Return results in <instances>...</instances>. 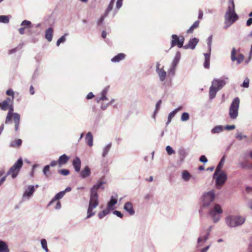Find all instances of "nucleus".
<instances>
[{
  "mask_svg": "<svg viewBox=\"0 0 252 252\" xmlns=\"http://www.w3.org/2000/svg\"><path fill=\"white\" fill-rule=\"evenodd\" d=\"M104 20V16H101L97 21V26L100 25Z\"/></svg>",
  "mask_w": 252,
  "mask_h": 252,
  "instance_id": "0e129e2a",
  "label": "nucleus"
},
{
  "mask_svg": "<svg viewBox=\"0 0 252 252\" xmlns=\"http://www.w3.org/2000/svg\"><path fill=\"white\" fill-rule=\"evenodd\" d=\"M215 194L212 190L205 192L202 196V204L203 207H208L215 199Z\"/></svg>",
  "mask_w": 252,
  "mask_h": 252,
  "instance_id": "6e6552de",
  "label": "nucleus"
},
{
  "mask_svg": "<svg viewBox=\"0 0 252 252\" xmlns=\"http://www.w3.org/2000/svg\"><path fill=\"white\" fill-rule=\"evenodd\" d=\"M224 127L222 126H217L213 127L211 132L212 134H219L223 131Z\"/></svg>",
  "mask_w": 252,
  "mask_h": 252,
  "instance_id": "c85d7f7f",
  "label": "nucleus"
},
{
  "mask_svg": "<svg viewBox=\"0 0 252 252\" xmlns=\"http://www.w3.org/2000/svg\"><path fill=\"white\" fill-rule=\"evenodd\" d=\"M118 194H115L111 197L110 200L108 201L107 207L111 210L114 209L113 206L117 203Z\"/></svg>",
  "mask_w": 252,
  "mask_h": 252,
  "instance_id": "dca6fc26",
  "label": "nucleus"
},
{
  "mask_svg": "<svg viewBox=\"0 0 252 252\" xmlns=\"http://www.w3.org/2000/svg\"><path fill=\"white\" fill-rule=\"evenodd\" d=\"M252 24V17H251L247 21L246 25L247 26H250Z\"/></svg>",
  "mask_w": 252,
  "mask_h": 252,
  "instance_id": "774afa93",
  "label": "nucleus"
},
{
  "mask_svg": "<svg viewBox=\"0 0 252 252\" xmlns=\"http://www.w3.org/2000/svg\"><path fill=\"white\" fill-rule=\"evenodd\" d=\"M236 53V50L234 48H233L231 51V59L232 61H236L237 63L240 64L243 61L244 59V56L242 54H240L238 55V57H236L235 56Z\"/></svg>",
  "mask_w": 252,
  "mask_h": 252,
  "instance_id": "f8f14e48",
  "label": "nucleus"
},
{
  "mask_svg": "<svg viewBox=\"0 0 252 252\" xmlns=\"http://www.w3.org/2000/svg\"><path fill=\"white\" fill-rule=\"evenodd\" d=\"M14 98H13V97H12L11 98L9 97H8L6 98L5 100H4L5 101H6L7 102H8V103H9V104H12L13 103V100Z\"/></svg>",
  "mask_w": 252,
  "mask_h": 252,
  "instance_id": "69168bd1",
  "label": "nucleus"
},
{
  "mask_svg": "<svg viewBox=\"0 0 252 252\" xmlns=\"http://www.w3.org/2000/svg\"><path fill=\"white\" fill-rule=\"evenodd\" d=\"M181 56V53L179 51H177L176 53L175 56L172 62L171 65L177 66L179 63Z\"/></svg>",
  "mask_w": 252,
  "mask_h": 252,
  "instance_id": "a878e982",
  "label": "nucleus"
},
{
  "mask_svg": "<svg viewBox=\"0 0 252 252\" xmlns=\"http://www.w3.org/2000/svg\"><path fill=\"white\" fill-rule=\"evenodd\" d=\"M109 86L105 87L101 93V97L99 98L100 100L102 101L107 100L108 98L106 97V94L109 90Z\"/></svg>",
  "mask_w": 252,
  "mask_h": 252,
  "instance_id": "c9c22d12",
  "label": "nucleus"
},
{
  "mask_svg": "<svg viewBox=\"0 0 252 252\" xmlns=\"http://www.w3.org/2000/svg\"><path fill=\"white\" fill-rule=\"evenodd\" d=\"M110 211L111 210L108 209L107 207H106L105 209L103 210L101 212H100L98 214V217L99 219H102L104 217L108 215Z\"/></svg>",
  "mask_w": 252,
  "mask_h": 252,
  "instance_id": "ea45409f",
  "label": "nucleus"
},
{
  "mask_svg": "<svg viewBox=\"0 0 252 252\" xmlns=\"http://www.w3.org/2000/svg\"><path fill=\"white\" fill-rule=\"evenodd\" d=\"M41 244L42 246V248L46 252H49V251L47 247V241L45 239H42L41 240Z\"/></svg>",
  "mask_w": 252,
  "mask_h": 252,
  "instance_id": "37998d69",
  "label": "nucleus"
},
{
  "mask_svg": "<svg viewBox=\"0 0 252 252\" xmlns=\"http://www.w3.org/2000/svg\"><path fill=\"white\" fill-rule=\"evenodd\" d=\"M172 40L171 42V47L177 46L179 48H183V44L185 41L184 36H181L180 38L176 34H172Z\"/></svg>",
  "mask_w": 252,
  "mask_h": 252,
  "instance_id": "9d476101",
  "label": "nucleus"
},
{
  "mask_svg": "<svg viewBox=\"0 0 252 252\" xmlns=\"http://www.w3.org/2000/svg\"><path fill=\"white\" fill-rule=\"evenodd\" d=\"M189 114L187 112L183 113L181 117V120L183 122L187 121L189 120Z\"/></svg>",
  "mask_w": 252,
  "mask_h": 252,
  "instance_id": "49530a36",
  "label": "nucleus"
},
{
  "mask_svg": "<svg viewBox=\"0 0 252 252\" xmlns=\"http://www.w3.org/2000/svg\"><path fill=\"white\" fill-rule=\"evenodd\" d=\"M199 21H196L187 31V32L188 33H191L193 32L194 30L197 29L199 27Z\"/></svg>",
  "mask_w": 252,
  "mask_h": 252,
  "instance_id": "4c0bfd02",
  "label": "nucleus"
},
{
  "mask_svg": "<svg viewBox=\"0 0 252 252\" xmlns=\"http://www.w3.org/2000/svg\"><path fill=\"white\" fill-rule=\"evenodd\" d=\"M178 152L180 156V160L182 161H183L184 160L185 158L187 156V153L186 152V150L183 148H181L179 149Z\"/></svg>",
  "mask_w": 252,
  "mask_h": 252,
  "instance_id": "473e14b6",
  "label": "nucleus"
},
{
  "mask_svg": "<svg viewBox=\"0 0 252 252\" xmlns=\"http://www.w3.org/2000/svg\"><path fill=\"white\" fill-rule=\"evenodd\" d=\"M23 164L22 158H19L14 165L10 167L6 175H11L13 179L15 178L18 174V173Z\"/></svg>",
  "mask_w": 252,
  "mask_h": 252,
  "instance_id": "0eeeda50",
  "label": "nucleus"
},
{
  "mask_svg": "<svg viewBox=\"0 0 252 252\" xmlns=\"http://www.w3.org/2000/svg\"><path fill=\"white\" fill-rule=\"evenodd\" d=\"M98 193H94L90 192L89 203L87 210V216L86 218V219L90 218L95 215V212H93V210L98 205Z\"/></svg>",
  "mask_w": 252,
  "mask_h": 252,
  "instance_id": "20e7f679",
  "label": "nucleus"
},
{
  "mask_svg": "<svg viewBox=\"0 0 252 252\" xmlns=\"http://www.w3.org/2000/svg\"><path fill=\"white\" fill-rule=\"evenodd\" d=\"M111 147L112 143H109L103 147L102 153V157L103 158H105L107 155L108 153H109L111 148Z\"/></svg>",
  "mask_w": 252,
  "mask_h": 252,
  "instance_id": "cd10ccee",
  "label": "nucleus"
},
{
  "mask_svg": "<svg viewBox=\"0 0 252 252\" xmlns=\"http://www.w3.org/2000/svg\"><path fill=\"white\" fill-rule=\"evenodd\" d=\"M229 5L228 6L227 10L226 12H230L234 13L235 12V4L233 0H229Z\"/></svg>",
  "mask_w": 252,
  "mask_h": 252,
  "instance_id": "72a5a7b5",
  "label": "nucleus"
},
{
  "mask_svg": "<svg viewBox=\"0 0 252 252\" xmlns=\"http://www.w3.org/2000/svg\"><path fill=\"white\" fill-rule=\"evenodd\" d=\"M53 29L52 28H49L45 31V37L49 41L51 42L53 38Z\"/></svg>",
  "mask_w": 252,
  "mask_h": 252,
  "instance_id": "4be33fe9",
  "label": "nucleus"
},
{
  "mask_svg": "<svg viewBox=\"0 0 252 252\" xmlns=\"http://www.w3.org/2000/svg\"><path fill=\"white\" fill-rule=\"evenodd\" d=\"M125 54L123 53H119L111 59V61L113 63H118L123 60L125 58Z\"/></svg>",
  "mask_w": 252,
  "mask_h": 252,
  "instance_id": "bb28decb",
  "label": "nucleus"
},
{
  "mask_svg": "<svg viewBox=\"0 0 252 252\" xmlns=\"http://www.w3.org/2000/svg\"><path fill=\"white\" fill-rule=\"evenodd\" d=\"M81 161L79 157H76L72 161V165L76 172L80 171Z\"/></svg>",
  "mask_w": 252,
  "mask_h": 252,
  "instance_id": "f3484780",
  "label": "nucleus"
},
{
  "mask_svg": "<svg viewBox=\"0 0 252 252\" xmlns=\"http://www.w3.org/2000/svg\"><path fill=\"white\" fill-rule=\"evenodd\" d=\"M222 212L223 210L221 206L219 204H215V205L209 210L208 215L212 219L213 222L217 223L220 220V215Z\"/></svg>",
  "mask_w": 252,
  "mask_h": 252,
  "instance_id": "39448f33",
  "label": "nucleus"
},
{
  "mask_svg": "<svg viewBox=\"0 0 252 252\" xmlns=\"http://www.w3.org/2000/svg\"><path fill=\"white\" fill-rule=\"evenodd\" d=\"M104 182L101 181H98L97 183L95 185H94L93 187L90 189V192L94 193H97V190L99 189H104V187H103V185L104 184Z\"/></svg>",
  "mask_w": 252,
  "mask_h": 252,
  "instance_id": "a211bd4d",
  "label": "nucleus"
},
{
  "mask_svg": "<svg viewBox=\"0 0 252 252\" xmlns=\"http://www.w3.org/2000/svg\"><path fill=\"white\" fill-rule=\"evenodd\" d=\"M21 26L26 29L28 28H31L32 26V24L31 21L25 20L22 22Z\"/></svg>",
  "mask_w": 252,
  "mask_h": 252,
  "instance_id": "79ce46f5",
  "label": "nucleus"
},
{
  "mask_svg": "<svg viewBox=\"0 0 252 252\" xmlns=\"http://www.w3.org/2000/svg\"><path fill=\"white\" fill-rule=\"evenodd\" d=\"M176 67L177 66L171 65L170 68L168 70V74L171 75L172 76H174L175 73Z\"/></svg>",
  "mask_w": 252,
  "mask_h": 252,
  "instance_id": "09e8293b",
  "label": "nucleus"
},
{
  "mask_svg": "<svg viewBox=\"0 0 252 252\" xmlns=\"http://www.w3.org/2000/svg\"><path fill=\"white\" fill-rule=\"evenodd\" d=\"M236 127L235 125H227L224 127V128L227 130H232Z\"/></svg>",
  "mask_w": 252,
  "mask_h": 252,
  "instance_id": "052dcab7",
  "label": "nucleus"
},
{
  "mask_svg": "<svg viewBox=\"0 0 252 252\" xmlns=\"http://www.w3.org/2000/svg\"><path fill=\"white\" fill-rule=\"evenodd\" d=\"M166 151L169 155H171L175 153V151L169 145L166 147Z\"/></svg>",
  "mask_w": 252,
  "mask_h": 252,
  "instance_id": "603ef678",
  "label": "nucleus"
},
{
  "mask_svg": "<svg viewBox=\"0 0 252 252\" xmlns=\"http://www.w3.org/2000/svg\"><path fill=\"white\" fill-rule=\"evenodd\" d=\"M35 189L34 186L30 185L28 186L27 188L24 191L23 196V200H29L33 195Z\"/></svg>",
  "mask_w": 252,
  "mask_h": 252,
  "instance_id": "9b49d317",
  "label": "nucleus"
},
{
  "mask_svg": "<svg viewBox=\"0 0 252 252\" xmlns=\"http://www.w3.org/2000/svg\"><path fill=\"white\" fill-rule=\"evenodd\" d=\"M85 140L87 144L92 147L93 145V136L91 132H88L86 135Z\"/></svg>",
  "mask_w": 252,
  "mask_h": 252,
  "instance_id": "393cba45",
  "label": "nucleus"
},
{
  "mask_svg": "<svg viewBox=\"0 0 252 252\" xmlns=\"http://www.w3.org/2000/svg\"><path fill=\"white\" fill-rule=\"evenodd\" d=\"M122 2H123V0H117V2H116V7L118 9H119L121 7V6L122 5Z\"/></svg>",
  "mask_w": 252,
  "mask_h": 252,
  "instance_id": "e2e57ef3",
  "label": "nucleus"
},
{
  "mask_svg": "<svg viewBox=\"0 0 252 252\" xmlns=\"http://www.w3.org/2000/svg\"><path fill=\"white\" fill-rule=\"evenodd\" d=\"M238 17L236 13L232 14V13L226 12L224 16L225 20L230 21L231 23H234L238 19Z\"/></svg>",
  "mask_w": 252,
  "mask_h": 252,
  "instance_id": "6ab92c4d",
  "label": "nucleus"
},
{
  "mask_svg": "<svg viewBox=\"0 0 252 252\" xmlns=\"http://www.w3.org/2000/svg\"><path fill=\"white\" fill-rule=\"evenodd\" d=\"M210 54L211 52L209 51L208 53L204 54L205 61L203 63V66L205 68H209L210 67Z\"/></svg>",
  "mask_w": 252,
  "mask_h": 252,
  "instance_id": "5701e85b",
  "label": "nucleus"
},
{
  "mask_svg": "<svg viewBox=\"0 0 252 252\" xmlns=\"http://www.w3.org/2000/svg\"><path fill=\"white\" fill-rule=\"evenodd\" d=\"M240 105V99L238 97L235 98L229 108V115L232 120H235L238 116V110Z\"/></svg>",
  "mask_w": 252,
  "mask_h": 252,
  "instance_id": "423d86ee",
  "label": "nucleus"
},
{
  "mask_svg": "<svg viewBox=\"0 0 252 252\" xmlns=\"http://www.w3.org/2000/svg\"><path fill=\"white\" fill-rule=\"evenodd\" d=\"M209 238V236L207 234L203 235L202 233L200 237L197 239V243L200 244L201 243H204L206 242Z\"/></svg>",
  "mask_w": 252,
  "mask_h": 252,
  "instance_id": "58836bf2",
  "label": "nucleus"
},
{
  "mask_svg": "<svg viewBox=\"0 0 252 252\" xmlns=\"http://www.w3.org/2000/svg\"><path fill=\"white\" fill-rule=\"evenodd\" d=\"M224 158H225L224 157H223L221 158V159H220V161L219 164H218V165L216 167L215 171L213 174V177L215 178V176H217L220 172H222L221 170V169L222 168V167L224 164Z\"/></svg>",
  "mask_w": 252,
  "mask_h": 252,
  "instance_id": "aec40b11",
  "label": "nucleus"
},
{
  "mask_svg": "<svg viewBox=\"0 0 252 252\" xmlns=\"http://www.w3.org/2000/svg\"><path fill=\"white\" fill-rule=\"evenodd\" d=\"M8 108L9 110L5 119V123L8 124L9 122H11L12 118H13L15 126L14 129L15 130L17 131L19 129L20 122V115L17 113L13 112L14 108L12 104H10Z\"/></svg>",
  "mask_w": 252,
  "mask_h": 252,
  "instance_id": "7ed1b4c3",
  "label": "nucleus"
},
{
  "mask_svg": "<svg viewBox=\"0 0 252 252\" xmlns=\"http://www.w3.org/2000/svg\"><path fill=\"white\" fill-rule=\"evenodd\" d=\"M191 175L187 170H184L182 173V178L184 181L187 182L190 180Z\"/></svg>",
  "mask_w": 252,
  "mask_h": 252,
  "instance_id": "e433bc0d",
  "label": "nucleus"
},
{
  "mask_svg": "<svg viewBox=\"0 0 252 252\" xmlns=\"http://www.w3.org/2000/svg\"><path fill=\"white\" fill-rule=\"evenodd\" d=\"M228 77L223 76L220 79H214L212 82V85L209 89V98L212 100L214 98L217 92L220 90L226 84Z\"/></svg>",
  "mask_w": 252,
  "mask_h": 252,
  "instance_id": "f257e3e1",
  "label": "nucleus"
},
{
  "mask_svg": "<svg viewBox=\"0 0 252 252\" xmlns=\"http://www.w3.org/2000/svg\"><path fill=\"white\" fill-rule=\"evenodd\" d=\"M233 23H231L230 21H227L226 20H225L224 21V26L223 28L224 29H227L228 27H229Z\"/></svg>",
  "mask_w": 252,
  "mask_h": 252,
  "instance_id": "4d7b16f0",
  "label": "nucleus"
},
{
  "mask_svg": "<svg viewBox=\"0 0 252 252\" xmlns=\"http://www.w3.org/2000/svg\"><path fill=\"white\" fill-rule=\"evenodd\" d=\"M6 94L7 95L11 96L13 97V98H14V93L13 90L11 89H8L6 92Z\"/></svg>",
  "mask_w": 252,
  "mask_h": 252,
  "instance_id": "6e6d98bb",
  "label": "nucleus"
},
{
  "mask_svg": "<svg viewBox=\"0 0 252 252\" xmlns=\"http://www.w3.org/2000/svg\"><path fill=\"white\" fill-rule=\"evenodd\" d=\"M50 171V165H47L44 166L43 169V173L44 175L46 177H48V173Z\"/></svg>",
  "mask_w": 252,
  "mask_h": 252,
  "instance_id": "3c124183",
  "label": "nucleus"
},
{
  "mask_svg": "<svg viewBox=\"0 0 252 252\" xmlns=\"http://www.w3.org/2000/svg\"><path fill=\"white\" fill-rule=\"evenodd\" d=\"M157 73L158 75L160 81H163L165 79L167 73L166 72L164 71L162 68H161L160 70L157 71Z\"/></svg>",
  "mask_w": 252,
  "mask_h": 252,
  "instance_id": "7c9ffc66",
  "label": "nucleus"
},
{
  "mask_svg": "<svg viewBox=\"0 0 252 252\" xmlns=\"http://www.w3.org/2000/svg\"><path fill=\"white\" fill-rule=\"evenodd\" d=\"M0 252H9L8 246L6 243L0 240Z\"/></svg>",
  "mask_w": 252,
  "mask_h": 252,
  "instance_id": "c756f323",
  "label": "nucleus"
},
{
  "mask_svg": "<svg viewBox=\"0 0 252 252\" xmlns=\"http://www.w3.org/2000/svg\"><path fill=\"white\" fill-rule=\"evenodd\" d=\"M8 102L5 101V100L3 101L1 104V109L2 110L5 111L8 109V106L10 105Z\"/></svg>",
  "mask_w": 252,
  "mask_h": 252,
  "instance_id": "8fccbe9b",
  "label": "nucleus"
},
{
  "mask_svg": "<svg viewBox=\"0 0 252 252\" xmlns=\"http://www.w3.org/2000/svg\"><path fill=\"white\" fill-rule=\"evenodd\" d=\"M113 214L116 215L117 217L122 218L124 216L123 214L121 212L118 210H115L113 212Z\"/></svg>",
  "mask_w": 252,
  "mask_h": 252,
  "instance_id": "13d9d810",
  "label": "nucleus"
},
{
  "mask_svg": "<svg viewBox=\"0 0 252 252\" xmlns=\"http://www.w3.org/2000/svg\"><path fill=\"white\" fill-rule=\"evenodd\" d=\"M124 209L130 216H133L135 214V211L133 209L132 203L131 202L128 201L126 202L124 206Z\"/></svg>",
  "mask_w": 252,
  "mask_h": 252,
  "instance_id": "4468645a",
  "label": "nucleus"
},
{
  "mask_svg": "<svg viewBox=\"0 0 252 252\" xmlns=\"http://www.w3.org/2000/svg\"><path fill=\"white\" fill-rule=\"evenodd\" d=\"M199 161L203 163H206L208 161V159L204 155H202L199 158Z\"/></svg>",
  "mask_w": 252,
  "mask_h": 252,
  "instance_id": "bf43d9fd",
  "label": "nucleus"
},
{
  "mask_svg": "<svg viewBox=\"0 0 252 252\" xmlns=\"http://www.w3.org/2000/svg\"><path fill=\"white\" fill-rule=\"evenodd\" d=\"M249 82L250 80L248 78H246L244 81L242 86L244 88H248L249 87Z\"/></svg>",
  "mask_w": 252,
  "mask_h": 252,
  "instance_id": "5fc2aeb1",
  "label": "nucleus"
},
{
  "mask_svg": "<svg viewBox=\"0 0 252 252\" xmlns=\"http://www.w3.org/2000/svg\"><path fill=\"white\" fill-rule=\"evenodd\" d=\"M58 172L63 175L66 176L69 174V171L67 169H63L59 170Z\"/></svg>",
  "mask_w": 252,
  "mask_h": 252,
  "instance_id": "864d4df0",
  "label": "nucleus"
},
{
  "mask_svg": "<svg viewBox=\"0 0 252 252\" xmlns=\"http://www.w3.org/2000/svg\"><path fill=\"white\" fill-rule=\"evenodd\" d=\"M198 42L199 39L196 37L191 38L189 40V43L183 46V48L185 49H194L195 48Z\"/></svg>",
  "mask_w": 252,
  "mask_h": 252,
  "instance_id": "ddd939ff",
  "label": "nucleus"
},
{
  "mask_svg": "<svg viewBox=\"0 0 252 252\" xmlns=\"http://www.w3.org/2000/svg\"><path fill=\"white\" fill-rule=\"evenodd\" d=\"M161 103V100H159L157 102L156 105V110L155 111V113H156V112L158 111V109L159 108V107L160 106Z\"/></svg>",
  "mask_w": 252,
  "mask_h": 252,
  "instance_id": "680f3d73",
  "label": "nucleus"
},
{
  "mask_svg": "<svg viewBox=\"0 0 252 252\" xmlns=\"http://www.w3.org/2000/svg\"><path fill=\"white\" fill-rule=\"evenodd\" d=\"M64 192L61 191L57 193L49 203L48 206L51 205L55 201L62 199L64 195Z\"/></svg>",
  "mask_w": 252,
  "mask_h": 252,
  "instance_id": "412c9836",
  "label": "nucleus"
},
{
  "mask_svg": "<svg viewBox=\"0 0 252 252\" xmlns=\"http://www.w3.org/2000/svg\"><path fill=\"white\" fill-rule=\"evenodd\" d=\"M182 109L183 106H180L178 108H176L175 110L171 112L168 115V119H169V120H170L171 121L172 119L174 117L176 113L179 111L181 110Z\"/></svg>",
  "mask_w": 252,
  "mask_h": 252,
  "instance_id": "2f4dec72",
  "label": "nucleus"
},
{
  "mask_svg": "<svg viewBox=\"0 0 252 252\" xmlns=\"http://www.w3.org/2000/svg\"><path fill=\"white\" fill-rule=\"evenodd\" d=\"M247 136L246 135H243L242 133L239 131H237V133L235 135V137L239 140H242L244 138H246Z\"/></svg>",
  "mask_w": 252,
  "mask_h": 252,
  "instance_id": "c03bdc74",
  "label": "nucleus"
},
{
  "mask_svg": "<svg viewBox=\"0 0 252 252\" xmlns=\"http://www.w3.org/2000/svg\"><path fill=\"white\" fill-rule=\"evenodd\" d=\"M213 178L215 179L217 188L220 189L227 180V176L223 172H220Z\"/></svg>",
  "mask_w": 252,
  "mask_h": 252,
  "instance_id": "1a4fd4ad",
  "label": "nucleus"
},
{
  "mask_svg": "<svg viewBox=\"0 0 252 252\" xmlns=\"http://www.w3.org/2000/svg\"><path fill=\"white\" fill-rule=\"evenodd\" d=\"M226 225L230 227H236L243 225L246 218L240 215H229L225 219Z\"/></svg>",
  "mask_w": 252,
  "mask_h": 252,
  "instance_id": "f03ea898",
  "label": "nucleus"
},
{
  "mask_svg": "<svg viewBox=\"0 0 252 252\" xmlns=\"http://www.w3.org/2000/svg\"><path fill=\"white\" fill-rule=\"evenodd\" d=\"M22 143V141L20 139L16 140H12L10 142L9 146L10 147H20Z\"/></svg>",
  "mask_w": 252,
  "mask_h": 252,
  "instance_id": "f704fd0d",
  "label": "nucleus"
},
{
  "mask_svg": "<svg viewBox=\"0 0 252 252\" xmlns=\"http://www.w3.org/2000/svg\"><path fill=\"white\" fill-rule=\"evenodd\" d=\"M94 97V94H93V93L90 92V93H89L87 94V96H86V98H87V99H90L93 98Z\"/></svg>",
  "mask_w": 252,
  "mask_h": 252,
  "instance_id": "338daca9",
  "label": "nucleus"
},
{
  "mask_svg": "<svg viewBox=\"0 0 252 252\" xmlns=\"http://www.w3.org/2000/svg\"><path fill=\"white\" fill-rule=\"evenodd\" d=\"M80 177L82 179H85L89 177L91 174V170L88 165H86L84 167L82 170H80Z\"/></svg>",
  "mask_w": 252,
  "mask_h": 252,
  "instance_id": "2eb2a0df",
  "label": "nucleus"
},
{
  "mask_svg": "<svg viewBox=\"0 0 252 252\" xmlns=\"http://www.w3.org/2000/svg\"><path fill=\"white\" fill-rule=\"evenodd\" d=\"M67 35V33H65L57 41V46H59L61 43H63L66 40L65 36Z\"/></svg>",
  "mask_w": 252,
  "mask_h": 252,
  "instance_id": "a18cd8bd",
  "label": "nucleus"
},
{
  "mask_svg": "<svg viewBox=\"0 0 252 252\" xmlns=\"http://www.w3.org/2000/svg\"><path fill=\"white\" fill-rule=\"evenodd\" d=\"M212 39H213V35H210L207 38V44H208V51H210V52H211V45L212 43Z\"/></svg>",
  "mask_w": 252,
  "mask_h": 252,
  "instance_id": "de8ad7c7",
  "label": "nucleus"
},
{
  "mask_svg": "<svg viewBox=\"0 0 252 252\" xmlns=\"http://www.w3.org/2000/svg\"><path fill=\"white\" fill-rule=\"evenodd\" d=\"M9 22V16L1 15L0 16V23L7 24Z\"/></svg>",
  "mask_w": 252,
  "mask_h": 252,
  "instance_id": "a19ab883",
  "label": "nucleus"
},
{
  "mask_svg": "<svg viewBox=\"0 0 252 252\" xmlns=\"http://www.w3.org/2000/svg\"><path fill=\"white\" fill-rule=\"evenodd\" d=\"M69 159V157L65 154H63L61 156L58 160L59 166H61V165L66 163L68 162Z\"/></svg>",
  "mask_w": 252,
  "mask_h": 252,
  "instance_id": "b1692460",
  "label": "nucleus"
}]
</instances>
